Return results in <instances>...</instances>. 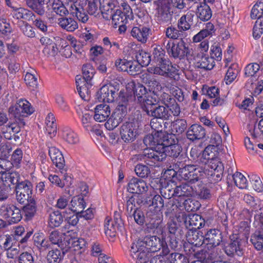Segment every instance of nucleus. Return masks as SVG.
Listing matches in <instances>:
<instances>
[{"label": "nucleus", "mask_w": 263, "mask_h": 263, "mask_svg": "<svg viewBox=\"0 0 263 263\" xmlns=\"http://www.w3.org/2000/svg\"><path fill=\"white\" fill-rule=\"evenodd\" d=\"M162 132H155L147 135L144 139V143L149 148L143 151V155L151 161H162L167 156L177 157L181 151V146L177 144H169L168 139Z\"/></svg>", "instance_id": "f257e3e1"}, {"label": "nucleus", "mask_w": 263, "mask_h": 263, "mask_svg": "<svg viewBox=\"0 0 263 263\" xmlns=\"http://www.w3.org/2000/svg\"><path fill=\"white\" fill-rule=\"evenodd\" d=\"M161 247L166 254L168 253V249L164 246L163 242L159 238L156 236H146L143 240H138L132 244L130 256L137 263H144L147 259L149 251L156 252Z\"/></svg>", "instance_id": "f03ea898"}, {"label": "nucleus", "mask_w": 263, "mask_h": 263, "mask_svg": "<svg viewBox=\"0 0 263 263\" xmlns=\"http://www.w3.org/2000/svg\"><path fill=\"white\" fill-rule=\"evenodd\" d=\"M123 93L125 95V98L128 99V102L133 99L134 95L135 100L141 106L144 108L147 105H152L157 103V99L153 98L152 96L147 95V92L146 88L139 83L136 84L133 81L129 82L126 86V91H121L120 95Z\"/></svg>", "instance_id": "7ed1b4c3"}, {"label": "nucleus", "mask_w": 263, "mask_h": 263, "mask_svg": "<svg viewBox=\"0 0 263 263\" xmlns=\"http://www.w3.org/2000/svg\"><path fill=\"white\" fill-rule=\"evenodd\" d=\"M128 100V99L125 98L123 93L119 96L118 108L105 123V126L106 129L112 130L121 123L127 111Z\"/></svg>", "instance_id": "20e7f679"}, {"label": "nucleus", "mask_w": 263, "mask_h": 263, "mask_svg": "<svg viewBox=\"0 0 263 263\" xmlns=\"http://www.w3.org/2000/svg\"><path fill=\"white\" fill-rule=\"evenodd\" d=\"M147 71L151 74L175 79L178 74L176 66L172 65L167 59L156 63V65L147 68Z\"/></svg>", "instance_id": "39448f33"}, {"label": "nucleus", "mask_w": 263, "mask_h": 263, "mask_svg": "<svg viewBox=\"0 0 263 263\" xmlns=\"http://www.w3.org/2000/svg\"><path fill=\"white\" fill-rule=\"evenodd\" d=\"M158 182L157 179H153L151 182L149 186L143 180L133 178L128 184L127 191L131 193L137 194H143L149 191L152 195L155 194V190L158 188Z\"/></svg>", "instance_id": "423d86ee"}, {"label": "nucleus", "mask_w": 263, "mask_h": 263, "mask_svg": "<svg viewBox=\"0 0 263 263\" xmlns=\"http://www.w3.org/2000/svg\"><path fill=\"white\" fill-rule=\"evenodd\" d=\"M193 236L195 241L192 243L196 246H201L204 243L210 245V247H215L218 246L221 240L220 233L215 229L209 230L205 237L199 233H195Z\"/></svg>", "instance_id": "0eeeda50"}, {"label": "nucleus", "mask_w": 263, "mask_h": 263, "mask_svg": "<svg viewBox=\"0 0 263 263\" xmlns=\"http://www.w3.org/2000/svg\"><path fill=\"white\" fill-rule=\"evenodd\" d=\"M142 80L148 87L149 91L154 94L153 98L157 99V102L161 98L163 99L169 97L166 92L167 91V88L163 87L157 79L152 78L147 74H144L142 75Z\"/></svg>", "instance_id": "6e6552de"}, {"label": "nucleus", "mask_w": 263, "mask_h": 263, "mask_svg": "<svg viewBox=\"0 0 263 263\" xmlns=\"http://www.w3.org/2000/svg\"><path fill=\"white\" fill-rule=\"evenodd\" d=\"M179 173L182 179L194 183L204 177L206 172H203L202 166L196 167L195 165H188L180 168Z\"/></svg>", "instance_id": "1a4fd4ad"}, {"label": "nucleus", "mask_w": 263, "mask_h": 263, "mask_svg": "<svg viewBox=\"0 0 263 263\" xmlns=\"http://www.w3.org/2000/svg\"><path fill=\"white\" fill-rule=\"evenodd\" d=\"M0 216L8 222L15 223L20 221L22 218L21 210L11 204H4L0 208Z\"/></svg>", "instance_id": "9d476101"}, {"label": "nucleus", "mask_w": 263, "mask_h": 263, "mask_svg": "<svg viewBox=\"0 0 263 263\" xmlns=\"http://www.w3.org/2000/svg\"><path fill=\"white\" fill-rule=\"evenodd\" d=\"M32 185L27 180L19 182L15 187L16 198L20 203H23L29 198H34L31 196Z\"/></svg>", "instance_id": "9b49d317"}, {"label": "nucleus", "mask_w": 263, "mask_h": 263, "mask_svg": "<svg viewBox=\"0 0 263 263\" xmlns=\"http://www.w3.org/2000/svg\"><path fill=\"white\" fill-rule=\"evenodd\" d=\"M65 241V249L67 251L68 249L73 248L75 251H78L83 248L85 245V241L83 239L77 237V235L74 230L70 229L67 230L66 233H64Z\"/></svg>", "instance_id": "f8f14e48"}, {"label": "nucleus", "mask_w": 263, "mask_h": 263, "mask_svg": "<svg viewBox=\"0 0 263 263\" xmlns=\"http://www.w3.org/2000/svg\"><path fill=\"white\" fill-rule=\"evenodd\" d=\"M138 126L135 122H126L120 127L121 139L125 142L133 141L138 135Z\"/></svg>", "instance_id": "ddd939ff"}, {"label": "nucleus", "mask_w": 263, "mask_h": 263, "mask_svg": "<svg viewBox=\"0 0 263 263\" xmlns=\"http://www.w3.org/2000/svg\"><path fill=\"white\" fill-rule=\"evenodd\" d=\"M117 89L111 84L103 85L97 92V97L100 102L111 103L117 97Z\"/></svg>", "instance_id": "4468645a"}, {"label": "nucleus", "mask_w": 263, "mask_h": 263, "mask_svg": "<svg viewBox=\"0 0 263 263\" xmlns=\"http://www.w3.org/2000/svg\"><path fill=\"white\" fill-rule=\"evenodd\" d=\"M9 111L15 117H17L21 113L31 115L33 112L34 109L28 101L20 99L14 105H12L9 108Z\"/></svg>", "instance_id": "2eb2a0df"}, {"label": "nucleus", "mask_w": 263, "mask_h": 263, "mask_svg": "<svg viewBox=\"0 0 263 263\" xmlns=\"http://www.w3.org/2000/svg\"><path fill=\"white\" fill-rule=\"evenodd\" d=\"M168 47V52H171L174 58H182L189 54V49L185 46L182 40L178 42L168 43L167 45Z\"/></svg>", "instance_id": "dca6fc26"}, {"label": "nucleus", "mask_w": 263, "mask_h": 263, "mask_svg": "<svg viewBox=\"0 0 263 263\" xmlns=\"http://www.w3.org/2000/svg\"><path fill=\"white\" fill-rule=\"evenodd\" d=\"M234 238L235 239L225 247V252L229 256L237 255L240 256L243 254V247L246 241L237 237H234Z\"/></svg>", "instance_id": "f3484780"}, {"label": "nucleus", "mask_w": 263, "mask_h": 263, "mask_svg": "<svg viewBox=\"0 0 263 263\" xmlns=\"http://www.w3.org/2000/svg\"><path fill=\"white\" fill-rule=\"evenodd\" d=\"M49 155L53 163L58 168L61 173H64L65 161L62 153L54 146L49 148Z\"/></svg>", "instance_id": "a211bd4d"}, {"label": "nucleus", "mask_w": 263, "mask_h": 263, "mask_svg": "<svg viewBox=\"0 0 263 263\" xmlns=\"http://www.w3.org/2000/svg\"><path fill=\"white\" fill-rule=\"evenodd\" d=\"M157 105L156 104L147 105L143 109L146 112L147 114L155 117L156 118H167L168 117L167 108L163 106Z\"/></svg>", "instance_id": "6ab92c4d"}, {"label": "nucleus", "mask_w": 263, "mask_h": 263, "mask_svg": "<svg viewBox=\"0 0 263 263\" xmlns=\"http://www.w3.org/2000/svg\"><path fill=\"white\" fill-rule=\"evenodd\" d=\"M94 120L98 122L106 121L110 115V108L108 105L100 104L97 105L93 108Z\"/></svg>", "instance_id": "aec40b11"}, {"label": "nucleus", "mask_w": 263, "mask_h": 263, "mask_svg": "<svg viewBox=\"0 0 263 263\" xmlns=\"http://www.w3.org/2000/svg\"><path fill=\"white\" fill-rule=\"evenodd\" d=\"M76 83L77 89L80 97L84 99L86 95H88L89 89L92 86L91 82L86 81V79H84L81 76L78 75L76 77Z\"/></svg>", "instance_id": "412c9836"}, {"label": "nucleus", "mask_w": 263, "mask_h": 263, "mask_svg": "<svg viewBox=\"0 0 263 263\" xmlns=\"http://www.w3.org/2000/svg\"><path fill=\"white\" fill-rule=\"evenodd\" d=\"M40 42L44 46L43 52L45 54L54 56L58 53L59 48L57 47V44H55L48 37H42L40 39Z\"/></svg>", "instance_id": "4be33fe9"}, {"label": "nucleus", "mask_w": 263, "mask_h": 263, "mask_svg": "<svg viewBox=\"0 0 263 263\" xmlns=\"http://www.w3.org/2000/svg\"><path fill=\"white\" fill-rule=\"evenodd\" d=\"M194 60L197 63V66L203 69H211L213 68L214 60L206 54H199V53L195 57Z\"/></svg>", "instance_id": "5701e85b"}, {"label": "nucleus", "mask_w": 263, "mask_h": 263, "mask_svg": "<svg viewBox=\"0 0 263 263\" xmlns=\"http://www.w3.org/2000/svg\"><path fill=\"white\" fill-rule=\"evenodd\" d=\"M203 172H206V174L204 175V177L207 175H212L213 171H216L218 173H221L223 170V166L218 158H214L211 160L205 166Z\"/></svg>", "instance_id": "b1692460"}, {"label": "nucleus", "mask_w": 263, "mask_h": 263, "mask_svg": "<svg viewBox=\"0 0 263 263\" xmlns=\"http://www.w3.org/2000/svg\"><path fill=\"white\" fill-rule=\"evenodd\" d=\"M149 28L145 27H134L131 31L132 36L138 41L145 43L149 34Z\"/></svg>", "instance_id": "393cba45"}, {"label": "nucleus", "mask_w": 263, "mask_h": 263, "mask_svg": "<svg viewBox=\"0 0 263 263\" xmlns=\"http://www.w3.org/2000/svg\"><path fill=\"white\" fill-rule=\"evenodd\" d=\"M67 230H69V228H67V226L66 225L63 228V233H62L57 231L52 232L49 236L50 241L52 243L58 245L59 247L64 249L65 245H64V241L66 240L64 233H66Z\"/></svg>", "instance_id": "a878e982"}, {"label": "nucleus", "mask_w": 263, "mask_h": 263, "mask_svg": "<svg viewBox=\"0 0 263 263\" xmlns=\"http://www.w3.org/2000/svg\"><path fill=\"white\" fill-rule=\"evenodd\" d=\"M205 134L204 129L201 125L193 124L188 129L186 136L190 140H194L203 138Z\"/></svg>", "instance_id": "bb28decb"}, {"label": "nucleus", "mask_w": 263, "mask_h": 263, "mask_svg": "<svg viewBox=\"0 0 263 263\" xmlns=\"http://www.w3.org/2000/svg\"><path fill=\"white\" fill-rule=\"evenodd\" d=\"M45 132L50 137L55 136L57 133V124L54 115L49 113L45 118Z\"/></svg>", "instance_id": "cd10ccee"}, {"label": "nucleus", "mask_w": 263, "mask_h": 263, "mask_svg": "<svg viewBox=\"0 0 263 263\" xmlns=\"http://www.w3.org/2000/svg\"><path fill=\"white\" fill-rule=\"evenodd\" d=\"M118 229L117 222L107 217L104 221V231L106 235L111 238L114 237Z\"/></svg>", "instance_id": "c85d7f7f"}, {"label": "nucleus", "mask_w": 263, "mask_h": 263, "mask_svg": "<svg viewBox=\"0 0 263 263\" xmlns=\"http://www.w3.org/2000/svg\"><path fill=\"white\" fill-rule=\"evenodd\" d=\"M62 138L69 144H76L80 139L78 134L72 129L65 127L63 128L62 134Z\"/></svg>", "instance_id": "c756f323"}, {"label": "nucleus", "mask_w": 263, "mask_h": 263, "mask_svg": "<svg viewBox=\"0 0 263 263\" xmlns=\"http://www.w3.org/2000/svg\"><path fill=\"white\" fill-rule=\"evenodd\" d=\"M197 16L202 21L209 20L212 16L210 7L204 3H200L197 6Z\"/></svg>", "instance_id": "7c9ffc66"}, {"label": "nucleus", "mask_w": 263, "mask_h": 263, "mask_svg": "<svg viewBox=\"0 0 263 263\" xmlns=\"http://www.w3.org/2000/svg\"><path fill=\"white\" fill-rule=\"evenodd\" d=\"M59 25L64 29L72 32L78 28L77 22L72 18L61 17L58 20Z\"/></svg>", "instance_id": "2f4dec72"}, {"label": "nucleus", "mask_w": 263, "mask_h": 263, "mask_svg": "<svg viewBox=\"0 0 263 263\" xmlns=\"http://www.w3.org/2000/svg\"><path fill=\"white\" fill-rule=\"evenodd\" d=\"M214 26L212 23H207L205 28L201 30L200 32H199L197 34L193 36V42L195 43H198L201 42L204 38L211 35L214 31Z\"/></svg>", "instance_id": "473e14b6"}, {"label": "nucleus", "mask_w": 263, "mask_h": 263, "mask_svg": "<svg viewBox=\"0 0 263 263\" xmlns=\"http://www.w3.org/2000/svg\"><path fill=\"white\" fill-rule=\"evenodd\" d=\"M85 203L81 196L73 197L70 202V209L73 213L79 214L85 207Z\"/></svg>", "instance_id": "72a5a7b5"}, {"label": "nucleus", "mask_w": 263, "mask_h": 263, "mask_svg": "<svg viewBox=\"0 0 263 263\" xmlns=\"http://www.w3.org/2000/svg\"><path fill=\"white\" fill-rule=\"evenodd\" d=\"M36 211V203L34 198H29L28 203L23 208V213L27 220L31 219Z\"/></svg>", "instance_id": "f704fd0d"}, {"label": "nucleus", "mask_w": 263, "mask_h": 263, "mask_svg": "<svg viewBox=\"0 0 263 263\" xmlns=\"http://www.w3.org/2000/svg\"><path fill=\"white\" fill-rule=\"evenodd\" d=\"M171 7L166 3L162 4L158 10V18L160 21L166 22L171 18Z\"/></svg>", "instance_id": "c9c22d12"}, {"label": "nucleus", "mask_w": 263, "mask_h": 263, "mask_svg": "<svg viewBox=\"0 0 263 263\" xmlns=\"http://www.w3.org/2000/svg\"><path fill=\"white\" fill-rule=\"evenodd\" d=\"M206 90V95L211 98H215L213 100L212 104L214 106L221 105L223 100L219 97V89L215 86L207 88L203 87V91Z\"/></svg>", "instance_id": "e433bc0d"}, {"label": "nucleus", "mask_w": 263, "mask_h": 263, "mask_svg": "<svg viewBox=\"0 0 263 263\" xmlns=\"http://www.w3.org/2000/svg\"><path fill=\"white\" fill-rule=\"evenodd\" d=\"M48 7H51L53 11L60 15H66L68 11L60 0H53L47 5Z\"/></svg>", "instance_id": "4c0bfd02"}, {"label": "nucleus", "mask_w": 263, "mask_h": 263, "mask_svg": "<svg viewBox=\"0 0 263 263\" xmlns=\"http://www.w3.org/2000/svg\"><path fill=\"white\" fill-rule=\"evenodd\" d=\"M77 112L80 118L81 119V122L83 127L86 130H90L91 128V116L86 111L84 112L80 107L77 109Z\"/></svg>", "instance_id": "58836bf2"}, {"label": "nucleus", "mask_w": 263, "mask_h": 263, "mask_svg": "<svg viewBox=\"0 0 263 263\" xmlns=\"http://www.w3.org/2000/svg\"><path fill=\"white\" fill-rule=\"evenodd\" d=\"M239 71L238 65L233 63L229 67L226 76V83L227 84H231L237 77Z\"/></svg>", "instance_id": "ea45409f"}, {"label": "nucleus", "mask_w": 263, "mask_h": 263, "mask_svg": "<svg viewBox=\"0 0 263 263\" xmlns=\"http://www.w3.org/2000/svg\"><path fill=\"white\" fill-rule=\"evenodd\" d=\"M57 42L59 46H61V48L60 49H59L58 52L65 58L70 57L72 54L71 49L67 41L63 39L58 38L57 40Z\"/></svg>", "instance_id": "a19ab883"}, {"label": "nucleus", "mask_w": 263, "mask_h": 263, "mask_svg": "<svg viewBox=\"0 0 263 263\" xmlns=\"http://www.w3.org/2000/svg\"><path fill=\"white\" fill-rule=\"evenodd\" d=\"M129 18L126 15L124 14L121 10L117 9L115 10L112 17L111 18L112 24L116 27L121 24H125L127 23Z\"/></svg>", "instance_id": "79ce46f5"}, {"label": "nucleus", "mask_w": 263, "mask_h": 263, "mask_svg": "<svg viewBox=\"0 0 263 263\" xmlns=\"http://www.w3.org/2000/svg\"><path fill=\"white\" fill-rule=\"evenodd\" d=\"M63 221V216L58 211L51 212L49 217L48 223L51 227H59Z\"/></svg>", "instance_id": "37998d69"}, {"label": "nucleus", "mask_w": 263, "mask_h": 263, "mask_svg": "<svg viewBox=\"0 0 263 263\" xmlns=\"http://www.w3.org/2000/svg\"><path fill=\"white\" fill-rule=\"evenodd\" d=\"M20 131V127L16 123H11L10 125L3 127L2 132L5 138L7 139H11L15 134Z\"/></svg>", "instance_id": "c03bdc74"}, {"label": "nucleus", "mask_w": 263, "mask_h": 263, "mask_svg": "<svg viewBox=\"0 0 263 263\" xmlns=\"http://www.w3.org/2000/svg\"><path fill=\"white\" fill-rule=\"evenodd\" d=\"M193 14L191 13H187L181 16L178 23V28L183 31L189 29L193 21Z\"/></svg>", "instance_id": "a18cd8bd"}, {"label": "nucleus", "mask_w": 263, "mask_h": 263, "mask_svg": "<svg viewBox=\"0 0 263 263\" xmlns=\"http://www.w3.org/2000/svg\"><path fill=\"white\" fill-rule=\"evenodd\" d=\"M213 147L207 146L200 155L199 161L203 164L206 165L212 159L215 158V153L213 152Z\"/></svg>", "instance_id": "49530a36"}, {"label": "nucleus", "mask_w": 263, "mask_h": 263, "mask_svg": "<svg viewBox=\"0 0 263 263\" xmlns=\"http://www.w3.org/2000/svg\"><path fill=\"white\" fill-rule=\"evenodd\" d=\"M250 241L253 245L257 250H260L263 248V234L262 231L260 230L259 231L255 232L252 235Z\"/></svg>", "instance_id": "de8ad7c7"}, {"label": "nucleus", "mask_w": 263, "mask_h": 263, "mask_svg": "<svg viewBox=\"0 0 263 263\" xmlns=\"http://www.w3.org/2000/svg\"><path fill=\"white\" fill-rule=\"evenodd\" d=\"M142 202L141 197L135 195L129 198L126 202V208L128 211L132 212L133 210L138 209V206Z\"/></svg>", "instance_id": "09e8293b"}, {"label": "nucleus", "mask_w": 263, "mask_h": 263, "mask_svg": "<svg viewBox=\"0 0 263 263\" xmlns=\"http://www.w3.org/2000/svg\"><path fill=\"white\" fill-rule=\"evenodd\" d=\"M64 252H61L58 249H54L50 251L47 255V259L50 262H59L62 259Z\"/></svg>", "instance_id": "8fccbe9b"}, {"label": "nucleus", "mask_w": 263, "mask_h": 263, "mask_svg": "<svg viewBox=\"0 0 263 263\" xmlns=\"http://www.w3.org/2000/svg\"><path fill=\"white\" fill-rule=\"evenodd\" d=\"M192 191L193 189L191 186L187 184H183L175 188L174 194L179 197L188 196L191 195Z\"/></svg>", "instance_id": "3c124183"}, {"label": "nucleus", "mask_w": 263, "mask_h": 263, "mask_svg": "<svg viewBox=\"0 0 263 263\" xmlns=\"http://www.w3.org/2000/svg\"><path fill=\"white\" fill-rule=\"evenodd\" d=\"M263 14V0H258L253 7L251 17L252 19L259 18Z\"/></svg>", "instance_id": "603ef678"}, {"label": "nucleus", "mask_w": 263, "mask_h": 263, "mask_svg": "<svg viewBox=\"0 0 263 263\" xmlns=\"http://www.w3.org/2000/svg\"><path fill=\"white\" fill-rule=\"evenodd\" d=\"M235 185L240 189H246L248 181L246 178L240 173L236 172L233 176Z\"/></svg>", "instance_id": "864d4df0"}, {"label": "nucleus", "mask_w": 263, "mask_h": 263, "mask_svg": "<svg viewBox=\"0 0 263 263\" xmlns=\"http://www.w3.org/2000/svg\"><path fill=\"white\" fill-rule=\"evenodd\" d=\"M137 61L142 67L147 66L151 61L149 54L143 50L139 51L136 55Z\"/></svg>", "instance_id": "5fc2aeb1"}, {"label": "nucleus", "mask_w": 263, "mask_h": 263, "mask_svg": "<svg viewBox=\"0 0 263 263\" xmlns=\"http://www.w3.org/2000/svg\"><path fill=\"white\" fill-rule=\"evenodd\" d=\"M186 121L183 119H177L172 124V130L178 134H181L186 128Z\"/></svg>", "instance_id": "6e6d98bb"}, {"label": "nucleus", "mask_w": 263, "mask_h": 263, "mask_svg": "<svg viewBox=\"0 0 263 263\" xmlns=\"http://www.w3.org/2000/svg\"><path fill=\"white\" fill-rule=\"evenodd\" d=\"M83 77L86 81L91 82V80L95 73V69L90 64L84 65L82 68Z\"/></svg>", "instance_id": "4d7b16f0"}, {"label": "nucleus", "mask_w": 263, "mask_h": 263, "mask_svg": "<svg viewBox=\"0 0 263 263\" xmlns=\"http://www.w3.org/2000/svg\"><path fill=\"white\" fill-rule=\"evenodd\" d=\"M250 180L252 182V187L257 192L263 191V184L260 177L256 175H252L250 176Z\"/></svg>", "instance_id": "13d9d810"}, {"label": "nucleus", "mask_w": 263, "mask_h": 263, "mask_svg": "<svg viewBox=\"0 0 263 263\" xmlns=\"http://www.w3.org/2000/svg\"><path fill=\"white\" fill-rule=\"evenodd\" d=\"M35 73L36 72L34 71L33 72H28L26 73L24 80L27 85L32 87H34L37 85V78Z\"/></svg>", "instance_id": "bf43d9fd"}, {"label": "nucleus", "mask_w": 263, "mask_h": 263, "mask_svg": "<svg viewBox=\"0 0 263 263\" xmlns=\"http://www.w3.org/2000/svg\"><path fill=\"white\" fill-rule=\"evenodd\" d=\"M263 33V22L261 19H258L253 29V36L255 39H258Z\"/></svg>", "instance_id": "052dcab7"}, {"label": "nucleus", "mask_w": 263, "mask_h": 263, "mask_svg": "<svg viewBox=\"0 0 263 263\" xmlns=\"http://www.w3.org/2000/svg\"><path fill=\"white\" fill-rule=\"evenodd\" d=\"M12 14L13 17L17 19H26L30 15V12L23 8L13 9Z\"/></svg>", "instance_id": "680f3d73"}, {"label": "nucleus", "mask_w": 263, "mask_h": 263, "mask_svg": "<svg viewBox=\"0 0 263 263\" xmlns=\"http://www.w3.org/2000/svg\"><path fill=\"white\" fill-rule=\"evenodd\" d=\"M189 222L191 226L197 228L202 227L203 219L198 214H191L189 215Z\"/></svg>", "instance_id": "e2e57ef3"}, {"label": "nucleus", "mask_w": 263, "mask_h": 263, "mask_svg": "<svg viewBox=\"0 0 263 263\" xmlns=\"http://www.w3.org/2000/svg\"><path fill=\"white\" fill-rule=\"evenodd\" d=\"M116 9L111 4H109L107 6H104L102 10L103 18L106 20L111 19Z\"/></svg>", "instance_id": "0e129e2a"}, {"label": "nucleus", "mask_w": 263, "mask_h": 263, "mask_svg": "<svg viewBox=\"0 0 263 263\" xmlns=\"http://www.w3.org/2000/svg\"><path fill=\"white\" fill-rule=\"evenodd\" d=\"M136 174L140 177H147L150 174V170L146 165L139 164L135 168Z\"/></svg>", "instance_id": "69168bd1"}, {"label": "nucleus", "mask_w": 263, "mask_h": 263, "mask_svg": "<svg viewBox=\"0 0 263 263\" xmlns=\"http://www.w3.org/2000/svg\"><path fill=\"white\" fill-rule=\"evenodd\" d=\"M211 56L214 59L220 61L222 58V51L218 43H214L211 47Z\"/></svg>", "instance_id": "338daca9"}, {"label": "nucleus", "mask_w": 263, "mask_h": 263, "mask_svg": "<svg viewBox=\"0 0 263 263\" xmlns=\"http://www.w3.org/2000/svg\"><path fill=\"white\" fill-rule=\"evenodd\" d=\"M23 157L22 151L20 148H17L14 151L11 156L12 164L13 166L18 167L21 162L22 161Z\"/></svg>", "instance_id": "774afa93"}]
</instances>
